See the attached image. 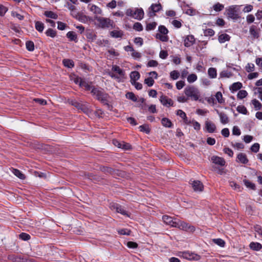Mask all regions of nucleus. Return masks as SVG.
Returning <instances> with one entry per match:
<instances>
[{
  "instance_id": "54",
  "label": "nucleus",
  "mask_w": 262,
  "mask_h": 262,
  "mask_svg": "<svg viewBox=\"0 0 262 262\" xmlns=\"http://www.w3.org/2000/svg\"><path fill=\"white\" fill-rule=\"evenodd\" d=\"M133 29L137 31H141L143 30V28L140 23L136 22L133 25Z\"/></svg>"
},
{
  "instance_id": "53",
  "label": "nucleus",
  "mask_w": 262,
  "mask_h": 262,
  "mask_svg": "<svg viewBox=\"0 0 262 262\" xmlns=\"http://www.w3.org/2000/svg\"><path fill=\"white\" fill-rule=\"evenodd\" d=\"M144 83L148 86H151L154 85L155 81L151 77H149L145 79Z\"/></svg>"
},
{
  "instance_id": "4",
  "label": "nucleus",
  "mask_w": 262,
  "mask_h": 262,
  "mask_svg": "<svg viewBox=\"0 0 262 262\" xmlns=\"http://www.w3.org/2000/svg\"><path fill=\"white\" fill-rule=\"evenodd\" d=\"M158 31L160 33L156 35V38L159 39L162 42H167L169 40V37L167 34L169 32L168 30L163 25H160L158 27Z\"/></svg>"
},
{
  "instance_id": "25",
  "label": "nucleus",
  "mask_w": 262,
  "mask_h": 262,
  "mask_svg": "<svg viewBox=\"0 0 262 262\" xmlns=\"http://www.w3.org/2000/svg\"><path fill=\"white\" fill-rule=\"evenodd\" d=\"M219 41L222 43H224L225 41H229L230 39V36L227 34H222L219 36Z\"/></svg>"
},
{
  "instance_id": "17",
  "label": "nucleus",
  "mask_w": 262,
  "mask_h": 262,
  "mask_svg": "<svg viewBox=\"0 0 262 262\" xmlns=\"http://www.w3.org/2000/svg\"><path fill=\"white\" fill-rule=\"evenodd\" d=\"M160 101L161 103L164 106H171L173 105V100L164 95H162L160 97Z\"/></svg>"
},
{
  "instance_id": "9",
  "label": "nucleus",
  "mask_w": 262,
  "mask_h": 262,
  "mask_svg": "<svg viewBox=\"0 0 262 262\" xmlns=\"http://www.w3.org/2000/svg\"><path fill=\"white\" fill-rule=\"evenodd\" d=\"M112 70L113 72H116L119 75V76H118L114 73H110L109 75L112 78L118 79L120 78H124L125 77V71L121 69L119 66L117 65H113L112 68Z\"/></svg>"
},
{
  "instance_id": "42",
  "label": "nucleus",
  "mask_w": 262,
  "mask_h": 262,
  "mask_svg": "<svg viewBox=\"0 0 262 262\" xmlns=\"http://www.w3.org/2000/svg\"><path fill=\"white\" fill-rule=\"evenodd\" d=\"M197 79V75L193 73L189 74L187 78V81L190 83L195 82Z\"/></svg>"
},
{
  "instance_id": "44",
  "label": "nucleus",
  "mask_w": 262,
  "mask_h": 262,
  "mask_svg": "<svg viewBox=\"0 0 262 262\" xmlns=\"http://www.w3.org/2000/svg\"><path fill=\"white\" fill-rule=\"evenodd\" d=\"M215 98L219 103L222 104L225 103V100L223 98V95L221 92H217L216 93Z\"/></svg>"
},
{
  "instance_id": "23",
  "label": "nucleus",
  "mask_w": 262,
  "mask_h": 262,
  "mask_svg": "<svg viewBox=\"0 0 262 262\" xmlns=\"http://www.w3.org/2000/svg\"><path fill=\"white\" fill-rule=\"evenodd\" d=\"M140 77V73L138 71H133L130 74V82L132 84L138 80Z\"/></svg>"
},
{
  "instance_id": "61",
  "label": "nucleus",
  "mask_w": 262,
  "mask_h": 262,
  "mask_svg": "<svg viewBox=\"0 0 262 262\" xmlns=\"http://www.w3.org/2000/svg\"><path fill=\"white\" fill-rule=\"evenodd\" d=\"M172 25L176 28H180L182 26L181 21L177 19H174L171 22Z\"/></svg>"
},
{
  "instance_id": "34",
  "label": "nucleus",
  "mask_w": 262,
  "mask_h": 262,
  "mask_svg": "<svg viewBox=\"0 0 262 262\" xmlns=\"http://www.w3.org/2000/svg\"><path fill=\"white\" fill-rule=\"evenodd\" d=\"M123 35V32L121 31L113 30L111 32V36L116 38H121Z\"/></svg>"
},
{
  "instance_id": "11",
  "label": "nucleus",
  "mask_w": 262,
  "mask_h": 262,
  "mask_svg": "<svg viewBox=\"0 0 262 262\" xmlns=\"http://www.w3.org/2000/svg\"><path fill=\"white\" fill-rule=\"evenodd\" d=\"M189 183L191 185V187L194 191L201 192L203 190L204 185L200 181L193 180L191 179Z\"/></svg>"
},
{
  "instance_id": "5",
  "label": "nucleus",
  "mask_w": 262,
  "mask_h": 262,
  "mask_svg": "<svg viewBox=\"0 0 262 262\" xmlns=\"http://www.w3.org/2000/svg\"><path fill=\"white\" fill-rule=\"evenodd\" d=\"M126 15L138 20H141L144 17V11L142 8H136L134 10L130 8L126 10Z\"/></svg>"
},
{
  "instance_id": "12",
  "label": "nucleus",
  "mask_w": 262,
  "mask_h": 262,
  "mask_svg": "<svg viewBox=\"0 0 262 262\" xmlns=\"http://www.w3.org/2000/svg\"><path fill=\"white\" fill-rule=\"evenodd\" d=\"M227 15L228 17L236 20L239 18L238 14L235 9V6H232L226 10Z\"/></svg>"
},
{
  "instance_id": "15",
  "label": "nucleus",
  "mask_w": 262,
  "mask_h": 262,
  "mask_svg": "<svg viewBox=\"0 0 262 262\" xmlns=\"http://www.w3.org/2000/svg\"><path fill=\"white\" fill-rule=\"evenodd\" d=\"M211 161L215 165H217L221 166H224L226 164V161L225 159L222 157H220L217 156H213L211 157Z\"/></svg>"
},
{
  "instance_id": "58",
  "label": "nucleus",
  "mask_w": 262,
  "mask_h": 262,
  "mask_svg": "<svg viewBox=\"0 0 262 262\" xmlns=\"http://www.w3.org/2000/svg\"><path fill=\"white\" fill-rule=\"evenodd\" d=\"M126 246L131 249H135L138 247V244L134 242L129 241L126 244Z\"/></svg>"
},
{
  "instance_id": "43",
  "label": "nucleus",
  "mask_w": 262,
  "mask_h": 262,
  "mask_svg": "<svg viewBox=\"0 0 262 262\" xmlns=\"http://www.w3.org/2000/svg\"><path fill=\"white\" fill-rule=\"evenodd\" d=\"M157 25V23L152 22L150 23H147L145 29L147 31L154 30Z\"/></svg>"
},
{
  "instance_id": "41",
  "label": "nucleus",
  "mask_w": 262,
  "mask_h": 262,
  "mask_svg": "<svg viewBox=\"0 0 262 262\" xmlns=\"http://www.w3.org/2000/svg\"><path fill=\"white\" fill-rule=\"evenodd\" d=\"M26 49L28 51L32 52L34 50V43L32 41L29 40L26 42Z\"/></svg>"
},
{
  "instance_id": "13",
  "label": "nucleus",
  "mask_w": 262,
  "mask_h": 262,
  "mask_svg": "<svg viewBox=\"0 0 262 262\" xmlns=\"http://www.w3.org/2000/svg\"><path fill=\"white\" fill-rule=\"evenodd\" d=\"M162 220L166 224L173 227H175V225L177 224L178 220L176 219H173L172 217L167 215H163Z\"/></svg>"
},
{
  "instance_id": "31",
  "label": "nucleus",
  "mask_w": 262,
  "mask_h": 262,
  "mask_svg": "<svg viewBox=\"0 0 262 262\" xmlns=\"http://www.w3.org/2000/svg\"><path fill=\"white\" fill-rule=\"evenodd\" d=\"M62 63L66 67L72 68L74 67V63L73 60L69 59H64Z\"/></svg>"
},
{
  "instance_id": "30",
  "label": "nucleus",
  "mask_w": 262,
  "mask_h": 262,
  "mask_svg": "<svg viewBox=\"0 0 262 262\" xmlns=\"http://www.w3.org/2000/svg\"><path fill=\"white\" fill-rule=\"evenodd\" d=\"M44 15L48 18L56 19L58 18V15L55 12L52 11H46L44 13Z\"/></svg>"
},
{
  "instance_id": "28",
  "label": "nucleus",
  "mask_w": 262,
  "mask_h": 262,
  "mask_svg": "<svg viewBox=\"0 0 262 262\" xmlns=\"http://www.w3.org/2000/svg\"><path fill=\"white\" fill-rule=\"evenodd\" d=\"M249 247L251 249L255 251H259L262 248L261 245L256 242H251L250 244Z\"/></svg>"
},
{
  "instance_id": "55",
  "label": "nucleus",
  "mask_w": 262,
  "mask_h": 262,
  "mask_svg": "<svg viewBox=\"0 0 262 262\" xmlns=\"http://www.w3.org/2000/svg\"><path fill=\"white\" fill-rule=\"evenodd\" d=\"M205 36H213L214 35V31L212 29H207L204 31Z\"/></svg>"
},
{
  "instance_id": "2",
  "label": "nucleus",
  "mask_w": 262,
  "mask_h": 262,
  "mask_svg": "<svg viewBox=\"0 0 262 262\" xmlns=\"http://www.w3.org/2000/svg\"><path fill=\"white\" fill-rule=\"evenodd\" d=\"M184 93L188 97L191 98L192 100L197 101L200 97L199 90L193 85L186 87L184 90Z\"/></svg>"
},
{
  "instance_id": "37",
  "label": "nucleus",
  "mask_w": 262,
  "mask_h": 262,
  "mask_svg": "<svg viewBox=\"0 0 262 262\" xmlns=\"http://www.w3.org/2000/svg\"><path fill=\"white\" fill-rule=\"evenodd\" d=\"M90 9L91 11L96 14H100L102 13L101 9L95 5H91Z\"/></svg>"
},
{
  "instance_id": "36",
  "label": "nucleus",
  "mask_w": 262,
  "mask_h": 262,
  "mask_svg": "<svg viewBox=\"0 0 262 262\" xmlns=\"http://www.w3.org/2000/svg\"><path fill=\"white\" fill-rule=\"evenodd\" d=\"M35 29L39 32H42L44 29L45 26L44 24L39 21H37L35 22Z\"/></svg>"
},
{
  "instance_id": "47",
  "label": "nucleus",
  "mask_w": 262,
  "mask_h": 262,
  "mask_svg": "<svg viewBox=\"0 0 262 262\" xmlns=\"http://www.w3.org/2000/svg\"><path fill=\"white\" fill-rule=\"evenodd\" d=\"M248 95V93L247 92V91L246 90H240L237 94V98L239 99H242L245 97H247Z\"/></svg>"
},
{
  "instance_id": "19",
  "label": "nucleus",
  "mask_w": 262,
  "mask_h": 262,
  "mask_svg": "<svg viewBox=\"0 0 262 262\" xmlns=\"http://www.w3.org/2000/svg\"><path fill=\"white\" fill-rule=\"evenodd\" d=\"M205 127L207 131L209 133H213L215 132L216 128L214 123L208 121H207L205 122Z\"/></svg>"
},
{
  "instance_id": "45",
  "label": "nucleus",
  "mask_w": 262,
  "mask_h": 262,
  "mask_svg": "<svg viewBox=\"0 0 262 262\" xmlns=\"http://www.w3.org/2000/svg\"><path fill=\"white\" fill-rule=\"evenodd\" d=\"M126 97L134 102H137L138 100L136 96L133 92H127L126 94Z\"/></svg>"
},
{
  "instance_id": "49",
  "label": "nucleus",
  "mask_w": 262,
  "mask_h": 262,
  "mask_svg": "<svg viewBox=\"0 0 262 262\" xmlns=\"http://www.w3.org/2000/svg\"><path fill=\"white\" fill-rule=\"evenodd\" d=\"M213 242L214 243L221 247H224L225 246V242L221 238L213 239Z\"/></svg>"
},
{
  "instance_id": "39",
  "label": "nucleus",
  "mask_w": 262,
  "mask_h": 262,
  "mask_svg": "<svg viewBox=\"0 0 262 262\" xmlns=\"http://www.w3.org/2000/svg\"><path fill=\"white\" fill-rule=\"evenodd\" d=\"M236 110L239 113L244 115H247L248 114V112L244 105H238L236 108Z\"/></svg>"
},
{
  "instance_id": "18",
  "label": "nucleus",
  "mask_w": 262,
  "mask_h": 262,
  "mask_svg": "<svg viewBox=\"0 0 262 262\" xmlns=\"http://www.w3.org/2000/svg\"><path fill=\"white\" fill-rule=\"evenodd\" d=\"M195 38L193 35H187L184 40V45L186 47H190L195 42Z\"/></svg>"
},
{
  "instance_id": "7",
  "label": "nucleus",
  "mask_w": 262,
  "mask_h": 262,
  "mask_svg": "<svg viewBox=\"0 0 262 262\" xmlns=\"http://www.w3.org/2000/svg\"><path fill=\"white\" fill-rule=\"evenodd\" d=\"M110 208L112 210H115L117 213H119L124 216L129 217L130 215V213H129L127 211H126L124 207H122L119 204L112 203L110 204Z\"/></svg>"
},
{
  "instance_id": "52",
  "label": "nucleus",
  "mask_w": 262,
  "mask_h": 262,
  "mask_svg": "<svg viewBox=\"0 0 262 262\" xmlns=\"http://www.w3.org/2000/svg\"><path fill=\"white\" fill-rule=\"evenodd\" d=\"M19 237L21 239L27 241L29 240L31 238L30 235L26 233L22 232L19 235Z\"/></svg>"
},
{
  "instance_id": "16",
  "label": "nucleus",
  "mask_w": 262,
  "mask_h": 262,
  "mask_svg": "<svg viewBox=\"0 0 262 262\" xmlns=\"http://www.w3.org/2000/svg\"><path fill=\"white\" fill-rule=\"evenodd\" d=\"M215 111L216 112L217 114L219 115L221 122L223 124H226L229 123V119L227 115L224 112H220L218 110L215 109Z\"/></svg>"
},
{
  "instance_id": "6",
  "label": "nucleus",
  "mask_w": 262,
  "mask_h": 262,
  "mask_svg": "<svg viewBox=\"0 0 262 262\" xmlns=\"http://www.w3.org/2000/svg\"><path fill=\"white\" fill-rule=\"evenodd\" d=\"M175 227L178 228L181 230L190 232H193L195 230L194 226L179 220H178V223L176 225H175Z\"/></svg>"
},
{
  "instance_id": "33",
  "label": "nucleus",
  "mask_w": 262,
  "mask_h": 262,
  "mask_svg": "<svg viewBox=\"0 0 262 262\" xmlns=\"http://www.w3.org/2000/svg\"><path fill=\"white\" fill-rule=\"evenodd\" d=\"M12 172L13 174L19 178L21 180H24L26 178V177L24 174H23L21 171L17 169H13Z\"/></svg>"
},
{
  "instance_id": "26",
  "label": "nucleus",
  "mask_w": 262,
  "mask_h": 262,
  "mask_svg": "<svg viewBox=\"0 0 262 262\" xmlns=\"http://www.w3.org/2000/svg\"><path fill=\"white\" fill-rule=\"evenodd\" d=\"M161 123L166 127L171 128L173 126L171 121L167 118H162L161 120Z\"/></svg>"
},
{
  "instance_id": "14",
  "label": "nucleus",
  "mask_w": 262,
  "mask_h": 262,
  "mask_svg": "<svg viewBox=\"0 0 262 262\" xmlns=\"http://www.w3.org/2000/svg\"><path fill=\"white\" fill-rule=\"evenodd\" d=\"M183 257L185 259L193 260H199L201 258L200 255L189 251L184 252Z\"/></svg>"
},
{
  "instance_id": "3",
  "label": "nucleus",
  "mask_w": 262,
  "mask_h": 262,
  "mask_svg": "<svg viewBox=\"0 0 262 262\" xmlns=\"http://www.w3.org/2000/svg\"><path fill=\"white\" fill-rule=\"evenodd\" d=\"M71 104L77 108L79 111H80L86 115H89L92 113V110L90 108L89 105L86 103H81L75 100H72Z\"/></svg>"
},
{
  "instance_id": "24",
  "label": "nucleus",
  "mask_w": 262,
  "mask_h": 262,
  "mask_svg": "<svg viewBox=\"0 0 262 262\" xmlns=\"http://www.w3.org/2000/svg\"><path fill=\"white\" fill-rule=\"evenodd\" d=\"M208 75L210 78L214 79L217 77V71L215 68H209L208 70Z\"/></svg>"
},
{
  "instance_id": "22",
  "label": "nucleus",
  "mask_w": 262,
  "mask_h": 262,
  "mask_svg": "<svg viewBox=\"0 0 262 262\" xmlns=\"http://www.w3.org/2000/svg\"><path fill=\"white\" fill-rule=\"evenodd\" d=\"M258 30L259 29H257L255 26L252 25L250 28L249 32L253 38H258L259 37Z\"/></svg>"
},
{
  "instance_id": "50",
  "label": "nucleus",
  "mask_w": 262,
  "mask_h": 262,
  "mask_svg": "<svg viewBox=\"0 0 262 262\" xmlns=\"http://www.w3.org/2000/svg\"><path fill=\"white\" fill-rule=\"evenodd\" d=\"M180 76V73L178 71L174 70L170 72V77L172 80L177 79Z\"/></svg>"
},
{
  "instance_id": "38",
  "label": "nucleus",
  "mask_w": 262,
  "mask_h": 262,
  "mask_svg": "<svg viewBox=\"0 0 262 262\" xmlns=\"http://www.w3.org/2000/svg\"><path fill=\"white\" fill-rule=\"evenodd\" d=\"M139 128L140 132L145 133L146 134H149V133L150 132V129L148 125L146 124L140 125L139 126Z\"/></svg>"
},
{
  "instance_id": "46",
  "label": "nucleus",
  "mask_w": 262,
  "mask_h": 262,
  "mask_svg": "<svg viewBox=\"0 0 262 262\" xmlns=\"http://www.w3.org/2000/svg\"><path fill=\"white\" fill-rule=\"evenodd\" d=\"M45 33L47 36H50L52 38L55 37L56 35V31L54 30L53 29H52L51 28L48 29L46 31Z\"/></svg>"
},
{
  "instance_id": "57",
  "label": "nucleus",
  "mask_w": 262,
  "mask_h": 262,
  "mask_svg": "<svg viewBox=\"0 0 262 262\" xmlns=\"http://www.w3.org/2000/svg\"><path fill=\"white\" fill-rule=\"evenodd\" d=\"M259 147H260L259 144L257 143H255L251 146L250 149L252 152L256 153L259 151Z\"/></svg>"
},
{
  "instance_id": "51",
  "label": "nucleus",
  "mask_w": 262,
  "mask_h": 262,
  "mask_svg": "<svg viewBox=\"0 0 262 262\" xmlns=\"http://www.w3.org/2000/svg\"><path fill=\"white\" fill-rule=\"evenodd\" d=\"M80 87L84 88L86 91L92 90L94 86H92L87 82L83 80Z\"/></svg>"
},
{
  "instance_id": "56",
  "label": "nucleus",
  "mask_w": 262,
  "mask_h": 262,
  "mask_svg": "<svg viewBox=\"0 0 262 262\" xmlns=\"http://www.w3.org/2000/svg\"><path fill=\"white\" fill-rule=\"evenodd\" d=\"M224 5L219 3L215 4L213 6V8L214 10H215L216 12L222 11L224 9Z\"/></svg>"
},
{
  "instance_id": "10",
  "label": "nucleus",
  "mask_w": 262,
  "mask_h": 262,
  "mask_svg": "<svg viewBox=\"0 0 262 262\" xmlns=\"http://www.w3.org/2000/svg\"><path fill=\"white\" fill-rule=\"evenodd\" d=\"M162 9V6L160 3L152 4L148 9V16L154 17L156 15V13L159 12Z\"/></svg>"
},
{
  "instance_id": "21",
  "label": "nucleus",
  "mask_w": 262,
  "mask_h": 262,
  "mask_svg": "<svg viewBox=\"0 0 262 262\" xmlns=\"http://www.w3.org/2000/svg\"><path fill=\"white\" fill-rule=\"evenodd\" d=\"M75 18L81 23H86L88 21L89 17L84 15L82 12H78L76 16H75Z\"/></svg>"
},
{
  "instance_id": "35",
  "label": "nucleus",
  "mask_w": 262,
  "mask_h": 262,
  "mask_svg": "<svg viewBox=\"0 0 262 262\" xmlns=\"http://www.w3.org/2000/svg\"><path fill=\"white\" fill-rule=\"evenodd\" d=\"M252 104L253 105L255 110H260L262 108L261 103L256 99H254L251 101Z\"/></svg>"
},
{
  "instance_id": "20",
  "label": "nucleus",
  "mask_w": 262,
  "mask_h": 262,
  "mask_svg": "<svg viewBox=\"0 0 262 262\" xmlns=\"http://www.w3.org/2000/svg\"><path fill=\"white\" fill-rule=\"evenodd\" d=\"M237 161L242 164H247L249 162L246 155L243 152L239 153L237 156Z\"/></svg>"
},
{
  "instance_id": "64",
  "label": "nucleus",
  "mask_w": 262,
  "mask_h": 262,
  "mask_svg": "<svg viewBox=\"0 0 262 262\" xmlns=\"http://www.w3.org/2000/svg\"><path fill=\"white\" fill-rule=\"evenodd\" d=\"M73 81L75 84H78L80 86L83 81V79L80 77L76 76L74 78Z\"/></svg>"
},
{
  "instance_id": "8",
  "label": "nucleus",
  "mask_w": 262,
  "mask_h": 262,
  "mask_svg": "<svg viewBox=\"0 0 262 262\" xmlns=\"http://www.w3.org/2000/svg\"><path fill=\"white\" fill-rule=\"evenodd\" d=\"M95 19L99 22V27L102 28H108L113 25V21L110 18L96 16Z\"/></svg>"
},
{
  "instance_id": "59",
  "label": "nucleus",
  "mask_w": 262,
  "mask_h": 262,
  "mask_svg": "<svg viewBox=\"0 0 262 262\" xmlns=\"http://www.w3.org/2000/svg\"><path fill=\"white\" fill-rule=\"evenodd\" d=\"M231 76V73L228 71H223L220 73V77L221 78H229Z\"/></svg>"
},
{
  "instance_id": "40",
  "label": "nucleus",
  "mask_w": 262,
  "mask_h": 262,
  "mask_svg": "<svg viewBox=\"0 0 262 262\" xmlns=\"http://www.w3.org/2000/svg\"><path fill=\"white\" fill-rule=\"evenodd\" d=\"M243 182L247 188H249L252 190H255L256 189L255 184L254 183H252L250 181L246 179H244Z\"/></svg>"
},
{
  "instance_id": "27",
  "label": "nucleus",
  "mask_w": 262,
  "mask_h": 262,
  "mask_svg": "<svg viewBox=\"0 0 262 262\" xmlns=\"http://www.w3.org/2000/svg\"><path fill=\"white\" fill-rule=\"evenodd\" d=\"M242 87V83L240 82L233 83L230 88V90L232 92H235L241 89Z\"/></svg>"
},
{
  "instance_id": "32",
  "label": "nucleus",
  "mask_w": 262,
  "mask_h": 262,
  "mask_svg": "<svg viewBox=\"0 0 262 262\" xmlns=\"http://www.w3.org/2000/svg\"><path fill=\"white\" fill-rule=\"evenodd\" d=\"M100 170L105 173H109L113 174L115 172V169L107 166H102L100 167Z\"/></svg>"
},
{
  "instance_id": "29",
  "label": "nucleus",
  "mask_w": 262,
  "mask_h": 262,
  "mask_svg": "<svg viewBox=\"0 0 262 262\" xmlns=\"http://www.w3.org/2000/svg\"><path fill=\"white\" fill-rule=\"evenodd\" d=\"M67 37L70 41H77V37L76 34L73 31H69L67 33Z\"/></svg>"
},
{
  "instance_id": "63",
  "label": "nucleus",
  "mask_w": 262,
  "mask_h": 262,
  "mask_svg": "<svg viewBox=\"0 0 262 262\" xmlns=\"http://www.w3.org/2000/svg\"><path fill=\"white\" fill-rule=\"evenodd\" d=\"M158 65V62L155 60H150L147 63V67H156Z\"/></svg>"
},
{
  "instance_id": "1",
  "label": "nucleus",
  "mask_w": 262,
  "mask_h": 262,
  "mask_svg": "<svg viewBox=\"0 0 262 262\" xmlns=\"http://www.w3.org/2000/svg\"><path fill=\"white\" fill-rule=\"evenodd\" d=\"M91 92L93 96L96 97L97 100L100 101L104 105H108V98L109 96L108 94L104 92L103 89L93 87Z\"/></svg>"
},
{
  "instance_id": "60",
  "label": "nucleus",
  "mask_w": 262,
  "mask_h": 262,
  "mask_svg": "<svg viewBox=\"0 0 262 262\" xmlns=\"http://www.w3.org/2000/svg\"><path fill=\"white\" fill-rule=\"evenodd\" d=\"M134 42L135 44L142 46L143 44V40L141 37H135L134 40Z\"/></svg>"
},
{
  "instance_id": "62",
  "label": "nucleus",
  "mask_w": 262,
  "mask_h": 262,
  "mask_svg": "<svg viewBox=\"0 0 262 262\" xmlns=\"http://www.w3.org/2000/svg\"><path fill=\"white\" fill-rule=\"evenodd\" d=\"M185 83L184 81H179L176 83V88L178 90H181L185 86Z\"/></svg>"
},
{
  "instance_id": "48",
  "label": "nucleus",
  "mask_w": 262,
  "mask_h": 262,
  "mask_svg": "<svg viewBox=\"0 0 262 262\" xmlns=\"http://www.w3.org/2000/svg\"><path fill=\"white\" fill-rule=\"evenodd\" d=\"M131 232V230L128 229H120L118 230V233L119 235H129Z\"/></svg>"
}]
</instances>
